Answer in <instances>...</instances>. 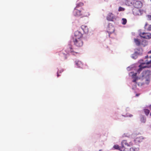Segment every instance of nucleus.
Masks as SVG:
<instances>
[{
    "mask_svg": "<svg viewBox=\"0 0 151 151\" xmlns=\"http://www.w3.org/2000/svg\"><path fill=\"white\" fill-rule=\"evenodd\" d=\"M151 75V71L147 70L144 71L140 76L139 79L143 81L144 83L148 84L150 81V76Z\"/></svg>",
    "mask_w": 151,
    "mask_h": 151,
    "instance_id": "1",
    "label": "nucleus"
},
{
    "mask_svg": "<svg viewBox=\"0 0 151 151\" xmlns=\"http://www.w3.org/2000/svg\"><path fill=\"white\" fill-rule=\"evenodd\" d=\"M69 52H70L72 54L74 55L75 53H78V51L75 50H73L71 46H69V47L68 48V50L67 51L63 50L60 52L59 54V55L61 57V59L65 60L67 59V56Z\"/></svg>",
    "mask_w": 151,
    "mask_h": 151,
    "instance_id": "2",
    "label": "nucleus"
},
{
    "mask_svg": "<svg viewBox=\"0 0 151 151\" xmlns=\"http://www.w3.org/2000/svg\"><path fill=\"white\" fill-rule=\"evenodd\" d=\"M145 62L142 63L139 66V68L137 70V72L139 73L142 70V69L146 67H151V56L148 57L147 56L145 57Z\"/></svg>",
    "mask_w": 151,
    "mask_h": 151,
    "instance_id": "3",
    "label": "nucleus"
},
{
    "mask_svg": "<svg viewBox=\"0 0 151 151\" xmlns=\"http://www.w3.org/2000/svg\"><path fill=\"white\" fill-rule=\"evenodd\" d=\"M73 13L75 16H78L88 17L90 15L89 13L87 11L84 9L80 11L78 10L76 8L74 9Z\"/></svg>",
    "mask_w": 151,
    "mask_h": 151,
    "instance_id": "4",
    "label": "nucleus"
},
{
    "mask_svg": "<svg viewBox=\"0 0 151 151\" xmlns=\"http://www.w3.org/2000/svg\"><path fill=\"white\" fill-rule=\"evenodd\" d=\"M73 42L74 45L78 47H82L83 45V41L81 39H73Z\"/></svg>",
    "mask_w": 151,
    "mask_h": 151,
    "instance_id": "5",
    "label": "nucleus"
},
{
    "mask_svg": "<svg viewBox=\"0 0 151 151\" xmlns=\"http://www.w3.org/2000/svg\"><path fill=\"white\" fill-rule=\"evenodd\" d=\"M121 143L122 147H123L124 149H125L127 150V151H128V149L125 147V146L130 147L133 145V144L132 142H130L128 143L126 140H123L122 141Z\"/></svg>",
    "mask_w": 151,
    "mask_h": 151,
    "instance_id": "6",
    "label": "nucleus"
},
{
    "mask_svg": "<svg viewBox=\"0 0 151 151\" xmlns=\"http://www.w3.org/2000/svg\"><path fill=\"white\" fill-rule=\"evenodd\" d=\"M139 36L142 37L147 39H150L151 38V34L148 32H140L139 34Z\"/></svg>",
    "mask_w": 151,
    "mask_h": 151,
    "instance_id": "7",
    "label": "nucleus"
},
{
    "mask_svg": "<svg viewBox=\"0 0 151 151\" xmlns=\"http://www.w3.org/2000/svg\"><path fill=\"white\" fill-rule=\"evenodd\" d=\"M82 34L80 32L78 31H76L74 33V37L73 39H82Z\"/></svg>",
    "mask_w": 151,
    "mask_h": 151,
    "instance_id": "8",
    "label": "nucleus"
},
{
    "mask_svg": "<svg viewBox=\"0 0 151 151\" xmlns=\"http://www.w3.org/2000/svg\"><path fill=\"white\" fill-rule=\"evenodd\" d=\"M134 14L137 15H141L144 13V10L142 9H135L134 10Z\"/></svg>",
    "mask_w": 151,
    "mask_h": 151,
    "instance_id": "9",
    "label": "nucleus"
},
{
    "mask_svg": "<svg viewBox=\"0 0 151 151\" xmlns=\"http://www.w3.org/2000/svg\"><path fill=\"white\" fill-rule=\"evenodd\" d=\"M134 6L136 9H139L142 6V3L140 1H137L135 2Z\"/></svg>",
    "mask_w": 151,
    "mask_h": 151,
    "instance_id": "10",
    "label": "nucleus"
},
{
    "mask_svg": "<svg viewBox=\"0 0 151 151\" xmlns=\"http://www.w3.org/2000/svg\"><path fill=\"white\" fill-rule=\"evenodd\" d=\"M113 148L115 149L118 150L120 151H127L122 146L120 147L117 145H114L113 146Z\"/></svg>",
    "mask_w": 151,
    "mask_h": 151,
    "instance_id": "11",
    "label": "nucleus"
},
{
    "mask_svg": "<svg viewBox=\"0 0 151 151\" xmlns=\"http://www.w3.org/2000/svg\"><path fill=\"white\" fill-rule=\"evenodd\" d=\"M114 28L113 27L111 26L109 27L107 32L109 34V37H110V35L111 34L114 33Z\"/></svg>",
    "mask_w": 151,
    "mask_h": 151,
    "instance_id": "12",
    "label": "nucleus"
},
{
    "mask_svg": "<svg viewBox=\"0 0 151 151\" xmlns=\"http://www.w3.org/2000/svg\"><path fill=\"white\" fill-rule=\"evenodd\" d=\"M114 18V16L112 13H110L107 15V19L108 21H112Z\"/></svg>",
    "mask_w": 151,
    "mask_h": 151,
    "instance_id": "13",
    "label": "nucleus"
},
{
    "mask_svg": "<svg viewBox=\"0 0 151 151\" xmlns=\"http://www.w3.org/2000/svg\"><path fill=\"white\" fill-rule=\"evenodd\" d=\"M81 28L85 33L87 34L88 33V28L86 25H83L81 26Z\"/></svg>",
    "mask_w": 151,
    "mask_h": 151,
    "instance_id": "14",
    "label": "nucleus"
},
{
    "mask_svg": "<svg viewBox=\"0 0 151 151\" xmlns=\"http://www.w3.org/2000/svg\"><path fill=\"white\" fill-rule=\"evenodd\" d=\"M137 73H135L133 74L132 75V78H133L132 82L134 83H137L136 81L139 79V78L137 77Z\"/></svg>",
    "mask_w": 151,
    "mask_h": 151,
    "instance_id": "15",
    "label": "nucleus"
},
{
    "mask_svg": "<svg viewBox=\"0 0 151 151\" xmlns=\"http://www.w3.org/2000/svg\"><path fill=\"white\" fill-rule=\"evenodd\" d=\"M143 139V138L142 136H138L134 139V141L136 143H139L142 142Z\"/></svg>",
    "mask_w": 151,
    "mask_h": 151,
    "instance_id": "16",
    "label": "nucleus"
},
{
    "mask_svg": "<svg viewBox=\"0 0 151 151\" xmlns=\"http://www.w3.org/2000/svg\"><path fill=\"white\" fill-rule=\"evenodd\" d=\"M134 2L132 0H126L125 1V4L128 6H131L133 4Z\"/></svg>",
    "mask_w": 151,
    "mask_h": 151,
    "instance_id": "17",
    "label": "nucleus"
},
{
    "mask_svg": "<svg viewBox=\"0 0 151 151\" xmlns=\"http://www.w3.org/2000/svg\"><path fill=\"white\" fill-rule=\"evenodd\" d=\"M76 65L79 68H81L82 66V62L80 61H78L76 62Z\"/></svg>",
    "mask_w": 151,
    "mask_h": 151,
    "instance_id": "18",
    "label": "nucleus"
},
{
    "mask_svg": "<svg viewBox=\"0 0 151 151\" xmlns=\"http://www.w3.org/2000/svg\"><path fill=\"white\" fill-rule=\"evenodd\" d=\"M139 150V149L138 148L132 147L130 148V151H138Z\"/></svg>",
    "mask_w": 151,
    "mask_h": 151,
    "instance_id": "19",
    "label": "nucleus"
},
{
    "mask_svg": "<svg viewBox=\"0 0 151 151\" xmlns=\"http://www.w3.org/2000/svg\"><path fill=\"white\" fill-rule=\"evenodd\" d=\"M63 71V69L61 68H59L58 69V70L57 72V77H58L60 75H59V73H61Z\"/></svg>",
    "mask_w": 151,
    "mask_h": 151,
    "instance_id": "20",
    "label": "nucleus"
},
{
    "mask_svg": "<svg viewBox=\"0 0 151 151\" xmlns=\"http://www.w3.org/2000/svg\"><path fill=\"white\" fill-rule=\"evenodd\" d=\"M84 4L83 3L80 2L79 3H78L76 4V6L75 8H77L79 7H80L82 6Z\"/></svg>",
    "mask_w": 151,
    "mask_h": 151,
    "instance_id": "21",
    "label": "nucleus"
},
{
    "mask_svg": "<svg viewBox=\"0 0 151 151\" xmlns=\"http://www.w3.org/2000/svg\"><path fill=\"white\" fill-rule=\"evenodd\" d=\"M134 41L136 45H140V42L138 39H134Z\"/></svg>",
    "mask_w": 151,
    "mask_h": 151,
    "instance_id": "22",
    "label": "nucleus"
},
{
    "mask_svg": "<svg viewBox=\"0 0 151 151\" xmlns=\"http://www.w3.org/2000/svg\"><path fill=\"white\" fill-rule=\"evenodd\" d=\"M144 112L146 115H148L149 114L150 111L147 109H144Z\"/></svg>",
    "mask_w": 151,
    "mask_h": 151,
    "instance_id": "23",
    "label": "nucleus"
},
{
    "mask_svg": "<svg viewBox=\"0 0 151 151\" xmlns=\"http://www.w3.org/2000/svg\"><path fill=\"white\" fill-rule=\"evenodd\" d=\"M122 23L124 25L127 22V20L126 19L123 18L122 19Z\"/></svg>",
    "mask_w": 151,
    "mask_h": 151,
    "instance_id": "24",
    "label": "nucleus"
},
{
    "mask_svg": "<svg viewBox=\"0 0 151 151\" xmlns=\"http://www.w3.org/2000/svg\"><path fill=\"white\" fill-rule=\"evenodd\" d=\"M124 9L122 7L120 6L118 9V11L120 12L121 11H124Z\"/></svg>",
    "mask_w": 151,
    "mask_h": 151,
    "instance_id": "25",
    "label": "nucleus"
},
{
    "mask_svg": "<svg viewBox=\"0 0 151 151\" xmlns=\"http://www.w3.org/2000/svg\"><path fill=\"white\" fill-rule=\"evenodd\" d=\"M147 17L148 20H151V14L147 15Z\"/></svg>",
    "mask_w": 151,
    "mask_h": 151,
    "instance_id": "26",
    "label": "nucleus"
},
{
    "mask_svg": "<svg viewBox=\"0 0 151 151\" xmlns=\"http://www.w3.org/2000/svg\"><path fill=\"white\" fill-rule=\"evenodd\" d=\"M141 121L143 122H145L146 121V119H145L144 118V117H142L141 118Z\"/></svg>",
    "mask_w": 151,
    "mask_h": 151,
    "instance_id": "27",
    "label": "nucleus"
},
{
    "mask_svg": "<svg viewBox=\"0 0 151 151\" xmlns=\"http://www.w3.org/2000/svg\"><path fill=\"white\" fill-rule=\"evenodd\" d=\"M147 30L149 31H151V25L149 26L148 28H147Z\"/></svg>",
    "mask_w": 151,
    "mask_h": 151,
    "instance_id": "28",
    "label": "nucleus"
},
{
    "mask_svg": "<svg viewBox=\"0 0 151 151\" xmlns=\"http://www.w3.org/2000/svg\"><path fill=\"white\" fill-rule=\"evenodd\" d=\"M148 25V24L147 23H146L145 24V29H146L147 26Z\"/></svg>",
    "mask_w": 151,
    "mask_h": 151,
    "instance_id": "29",
    "label": "nucleus"
},
{
    "mask_svg": "<svg viewBox=\"0 0 151 151\" xmlns=\"http://www.w3.org/2000/svg\"><path fill=\"white\" fill-rule=\"evenodd\" d=\"M132 57V58H134V59H135L136 58H137V57H136H136H135V56H134V57L133 56Z\"/></svg>",
    "mask_w": 151,
    "mask_h": 151,
    "instance_id": "30",
    "label": "nucleus"
},
{
    "mask_svg": "<svg viewBox=\"0 0 151 151\" xmlns=\"http://www.w3.org/2000/svg\"><path fill=\"white\" fill-rule=\"evenodd\" d=\"M151 53V50L148 52V53Z\"/></svg>",
    "mask_w": 151,
    "mask_h": 151,
    "instance_id": "31",
    "label": "nucleus"
},
{
    "mask_svg": "<svg viewBox=\"0 0 151 151\" xmlns=\"http://www.w3.org/2000/svg\"><path fill=\"white\" fill-rule=\"evenodd\" d=\"M139 95V94H136V96H138Z\"/></svg>",
    "mask_w": 151,
    "mask_h": 151,
    "instance_id": "32",
    "label": "nucleus"
},
{
    "mask_svg": "<svg viewBox=\"0 0 151 151\" xmlns=\"http://www.w3.org/2000/svg\"><path fill=\"white\" fill-rule=\"evenodd\" d=\"M102 150H100L99 151H102Z\"/></svg>",
    "mask_w": 151,
    "mask_h": 151,
    "instance_id": "33",
    "label": "nucleus"
},
{
    "mask_svg": "<svg viewBox=\"0 0 151 151\" xmlns=\"http://www.w3.org/2000/svg\"><path fill=\"white\" fill-rule=\"evenodd\" d=\"M150 109H151V105L150 106Z\"/></svg>",
    "mask_w": 151,
    "mask_h": 151,
    "instance_id": "34",
    "label": "nucleus"
},
{
    "mask_svg": "<svg viewBox=\"0 0 151 151\" xmlns=\"http://www.w3.org/2000/svg\"><path fill=\"white\" fill-rule=\"evenodd\" d=\"M150 115L151 116V113H150Z\"/></svg>",
    "mask_w": 151,
    "mask_h": 151,
    "instance_id": "35",
    "label": "nucleus"
},
{
    "mask_svg": "<svg viewBox=\"0 0 151 151\" xmlns=\"http://www.w3.org/2000/svg\"><path fill=\"white\" fill-rule=\"evenodd\" d=\"M150 1H151V0H150Z\"/></svg>",
    "mask_w": 151,
    "mask_h": 151,
    "instance_id": "36",
    "label": "nucleus"
},
{
    "mask_svg": "<svg viewBox=\"0 0 151 151\" xmlns=\"http://www.w3.org/2000/svg\"><path fill=\"white\" fill-rule=\"evenodd\" d=\"M150 127H151V126Z\"/></svg>",
    "mask_w": 151,
    "mask_h": 151,
    "instance_id": "37",
    "label": "nucleus"
}]
</instances>
